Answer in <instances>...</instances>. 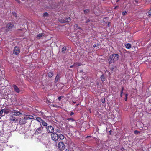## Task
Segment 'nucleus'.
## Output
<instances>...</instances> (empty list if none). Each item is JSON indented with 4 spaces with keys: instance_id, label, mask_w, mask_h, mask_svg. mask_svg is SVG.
Here are the masks:
<instances>
[{
    "instance_id": "obj_1",
    "label": "nucleus",
    "mask_w": 151,
    "mask_h": 151,
    "mask_svg": "<svg viewBox=\"0 0 151 151\" xmlns=\"http://www.w3.org/2000/svg\"><path fill=\"white\" fill-rule=\"evenodd\" d=\"M119 58V55L117 54H113L110 55L108 59L109 64L113 63L116 61Z\"/></svg>"
},
{
    "instance_id": "obj_2",
    "label": "nucleus",
    "mask_w": 151,
    "mask_h": 151,
    "mask_svg": "<svg viewBox=\"0 0 151 151\" xmlns=\"http://www.w3.org/2000/svg\"><path fill=\"white\" fill-rule=\"evenodd\" d=\"M51 137L52 139L54 141H57L58 139V135L55 132L51 134Z\"/></svg>"
},
{
    "instance_id": "obj_3",
    "label": "nucleus",
    "mask_w": 151,
    "mask_h": 151,
    "mask_svg": "<svg viewBox=\"0 0 151 151\" xmlns=\"http://www.w3.org/2000/svg\"><path fill=\"white\" fill-rule=\"evenodd\" d=\"M46 129L47 132L49 133H52L54 132V128L51 125L47 126L46 127Z\"/></svg>"
},
{
    "instance_id": "obj_4",
    "label": "nucleus",
    "mask_w": 151,
    "mask_h": 151,
    "mask_svg": "<svg viewBox=\"0 0 151 151\" xmlns=\"http://www.w3.org/2000/svg\"><path fill=\"white\" fill-rule=\"evenodd\" d=\"M27 123H31L32 121V119H34L33 116L30 115H27L25 116Z\"/></svg>"
},
{
    "instance_id": "obj_5",
    "label": "nucleus",
    "mask_w": 151,
    "mask_h": 151,
    "mask_svg": "<svg viewBox=\"0 0 151 151\" xmlns=\"http://www.w3.org/2000/svg\"><path fill=\"white\" fill-rule=\"evenodd\" d=\"M65 145L63 142H60L58 145V148L60 151L63 150L65 148Z\"/></svg>"
},
{
    "instance_id": "obj_6",
    "label": "nucleus",
    "mask_w": 151,
    "mask_h": 151,
    "mask_svg": "<svg viewBox=\"0 0 151 151\" xmlns=\"http://www.w3.org/2000/svg\"><path fill=\"white\" fill-rule=\"evenodd\" d=\"M43 127L41 125L40 127L37 128L35 132V134H36L38 135L40 134L43 131Z\"/></svg>"
},
{
    "instance_id": "obj_7",
    "label": "nucleus",
    "mask_w": 151,
    "mask_h": 151,
    "mask_svg": "<svg viewBox=\"0 0 151 151\" xmlns=\"http://www.w3.org/2000/svg\"><path fill=\"white\" fill-rule=\"evenodd\" d=\"M11 112L13 114V115L16 116H19L22 114V113L21 112H20L17 110H14L12 111H11Z\"/></svg>"
},
{
    "instance_id": "obj_8",
    "label": "nucleus",
    "mask_w": 151,
    "mask_h": 151,
    "mask_svg": "<svg viewBox=\"0 0 151 151\" xmlns=\"http://www.w3.org/2000/svg\"><path fill=\"white\" fill-rule=\"evenodd\" d=\"M14 26V24L10 22L8 23L6 26V30L8 31L10 30Z\"/></svg>"
},
{
    "instance_id": "obj_9",
    "label": "nucleus",
    "mask_w": 151,
    "mask_h": 151,
    "mask_svg": "<svg viewBox=\"0 0 151 151\" xmlns=\"http://www.w3.org/2000/svg\"><path fill=\"white\" fill-rule=\"evenodd\" d=\"M20 52V49L19 47L16 46L14 50L13 53L16 55H18Z\"/></svg>"
},
{
    "instance_id": "obj_10",
    "label": "nucleus",
    "mask_w": 151,
    "mask_h": 151,
    "mask_svg": "<svg viewBox=\"0 0 151 151\" xmlns=\"http://www.w3.org/2000/svg\"><path fill=\"white\" fill-rule=\"evenodd\" d=\"M9 121L11 122H16L17 121V119L13 116V115H11L9 117Z\"/></svg>"
},
{
    "instance_id": "obj_11",
    "label": "nucleus",
    "mask_w": 151,
    "mask_h": 151,
    "mask_svg": "<svg viewBox=\"0 0 151 151\" xmlns=\"http://www.w3.org/2000/svg\"><path fill=\"white\" fill-rule=\"evenodd\" d=\"M19 122L22 125H23L25 124L26 123H27V122L26 119V118H25V116H24V117L23 118L20 119V120L19 121Z\"/></svg>"
},
{
    "instance_id": "obj_12",
    "label": "nucleus",
    "mask_w": 151,
    "mask_h": 151,
    "mask_svg": "<svg viewBox=\"0 0 151 151\" xmlns=\"http://www.w3.org/2000/svg\"><path fill=\"white\" fill-rule=\"evenodd\" d=\"M12 86L14 88V91L16 92L17 93H19L20 91V90L15 85H13Z\"/></svg>"
},
{
    "instance_id": "obj_13",
    "label": "nucleus",
    "mask_w": 151,
    "mask_h": 151,
    "mask_svg": "<svg viewBox=\"0 0 151 151\" xmlns=\"http://www.w3.org/2000/svg\"><path fill=\"white\" fill-rule=\"evenodd\" d=\"M3 109L4 111V115H5V114H8L11 111H10V110L9 109H7L6 108H4Z\"/></svg>"
},
{
    "instance_id": "obj_14",
    "label": "nucleus",
    "mask_w": 151,
    "mask_h": 151,
    "mask_svg": "<svg viewBox=\"0 0 151 151\" xmlns=\"http://www.w3.org/2000/svg\"><path fill=\"white\" fill-rule=\"evenodd\" d=\"M71 19L70 17L66 18L65 19H63L62 22L63 23L69 22L70 21Z\"/></svg>"
},
{
    "instance_id": "obj_15",
    "label": "nucleus",
    "mask_w": 151,
    "mask_h": 151,
    "mask_svg": "<svg viewBox=\"0 0 151 151\" xmlns=\"http://www.w3.org/2000/svg\"><path fill=\"white\" fill-rule=\"evenodd\" d=\"M60 79V74L59 73L57 74L56 76L55 79V82H57Z\"/></svg>"
},
{
    "instance_id": "obj_16",
    "label": "nucleus",
    "mask_w": 151,
    "mask_h": 151,
    "mask_svg": "<svg viewBox=\"0 0 151 151\" xmlns=\"http://www.w3.org/2000/svg\"><path fill=\"white\" fill-rule=\"evenodd\" d=\"M74 28L75 30L82 29L81 28L79 27L78 24H75L74 25Z\"/></svg>"
},
{
    "instance_id": "obj_17",
    "label": "nucleus",
    "mask_w": 151,
    "mask_h": 151,
    "mask_svg": "<svg viewBox=\"0 0 151 151\" xmlns=\"http://www.w3.org/2000/svg\"><path fill=\"white\" fill-rule=\"evenodd\" d=\"M55 131H56L55 132H57L60 133L61 132V131L59 127H57L56 128H54Z\"/></svg>"
},
{
    "instance_id": "obj_18",
    "label": "nucleus",
    "mask_w": 151,
    "mask_h": 151,
    "mask_svg": "<svg viewBox=\"0 0 151 151\" xmlns=\"http://www.w3.org/2000/svg\"><path fill=\"white\" fill-rule=\"evenodd\" d=\"M53 75V73L52 72L50 71L48 73L47 76L49 78L52 77Z\"/></svg>"
},
{
    "instance_id": "obj_19",
    "label": "nucleus",
    "mask_w": 151,
    "mask_h": 151,
    "mask_svg": "<svg viewBox=\"0 0 151 151\" xmlns=\"http://www.w3.org/2000/svg\"><path fill=\"white\" fill-rule=\"evenodd\" d=\"M125 47L127 49H129L131 48V45L129 43L126 44L125 45Z\"/></svg>"
},
{
    "instance_id": "obj_20",
    "label": "nucleus",
    "mask_w": 151,
    "mask_h": 151,
    "mask_svg": "<svg viewBox=\"0 0 151 151\" xmlns=\"http://www.w3.org/2000/svg\"><path fill=\"white\" fill-rule=\"evenodd\" d=\"M59 138L61 139H63L64 138V137L63 135L61 134L60 133L58 135V138Z\"/></svg>"
},
{
    "instance_id": "obj_21",
    "label": "nucleus",
    "mask_w": 151,
    "mask_h": 151,
    "mask_svg": "<svg viewBox=\"0 0 151 151\" xmlns=\"http://www.w3.org/2000/svg\"><path fill=\"white\" fill-rule=\"evenodd\" d=\"M101 79L102 81V82H103L105 80V78L104 76V74H102L101 76Z\"/></svg>"
},
{
    "instance_id": "obj_22",
    "label": "nucleus",
    "mask_w": 151,
    "mask_h": 151,
    "mask_svg": "<svg viewBox=\"0 0 151 151\" xmlns=\"http://www.w3.org/2000/svg\"><path fill=\"white\" fill-rule=\"evenodd\" d=\"M75 67L80 66L81 65V64L80 63L76 62L74 63Z\"/></svg>"
},
{
    "instance_id": "obj_23",
    "label": "nucleus",
    "mask_w": 151,
    "mask_h": 151,
    "mask_svg": "<svg viewBox=\"0 0 151 151\" xmlns=\"http://www.w3.org/2000/svg\"><path fill=\"white\" fill-rule=\"evenodd\" d=\"M66 47L65 46H64L62 49V52L63 53H65L66 52Z\"/></svg>"
},
{
    "instance_id": "obj_24",
    "label": "nucleus",
    "mask_w": 151,
    "mask_h": 151,
    "mask_svg": "<svg viewBox=\"0 0 151 151\" xmlns=\"http://www.w3.org/2000/svg\"><path fill=\"white\" fill-rule=\"evenodd\" d=\"M41 123H42V125L44 126H46L47 127V126H48L47 123L43 120H42V122Z\"/></svg>"
},
{
    "instance_id": "obj_25",
    "label": "nucleus",
    "mask_w": 151,
    "mask_h": 151,
    "mask_svg": "<svg viewBox=\"0 0 151 151\" xmlns=\"http://www.w3.org/2000/svg\"><path fill=\"white\" fill-rule=\"evenodd\" d=\"M90 11L89 9H86L84 10V13L85 14L89 13Z\"/></svg>"
},
{
    "instance_id": "obj_26",
    "label": "nucleus",
    "mask_w": 151,
    "mask_h": 151,
    "mask_svg": "<svg viewBox=\"0 0 151 151\" xmlns=\"http://www.w3.org/2000/svg\"><path fill=\"white\" fill-rule=\"evenodd\" d=\"M4 116V111L3 109H2L0 111V116Z\"/></svg>"
},
{
    "instance_id": "obj_27",
    "label": "nucleus",
    "mask_w": 151,
    "mask_h": 151,
    "mask_svg": "<svg viewBox=\"0 0 151 151\" xmlns=\"http://www.w3.org/2000/svg\"><path fill=\"white\" fill-rule=\"evenodd\" d=\"M36 120L39 122L41 123L42 122V121L43 120L41 119L40 117H37L36 118Z\"/></svg>"
},
{
    "instance_id": "obj_28",
    "label": "nucleus",
    "mask_w": 151,
    "mask_h": 151,
    "mask_svg": "<svg viewBox=\"0 0 151 151\" xmlns=\"http://www.w3.org/2000/svg\"><path fill=\"white\" fill-rule=\"evenodd\" d=\"M44 35V34L42 33L39 34L38 35H37L36 37L37 38V37H39V38L41 37H42V36H43Z\"/></svg>"
},
{
    "instance_id": "obj_29",
    "label": "nucleus",
    "mask_w": 151,
    "mask_h": 151,
    "mask_svg": "<svg viewBox=\"0 0 151 151\" xmlns=\"http://www.w3.org/2000/svg\"><path fill=\"white\" fill-rule=\"evenodd\" d=\"M101 102L103 103H104L105 102V98L104 97H103L101 99Z\"/></svg>"
},
{
    "instance_id": "obj_30",
    "label": "nucleus",
    "mask_w": 151,
    "mask_h": 151,
    "mask_svg": "<svg viewBox=\"0 0 151 151\" xmlns=\"http://www.w3.org/2000/svg\"><path fill=\"white\" fill-rule=\"evenodd\" d=\"M51 106L53 107H56V108H58L59 107V106H58L56 104H52L51 105Z\"/></svg>"
},
{
    "instance_id": "obj_31",
    "label": "nucleus",
    "mask_w": 151,
    "mask_h": 151,
    "mask_svg": "<svg viewBox=\"0 0 151 151\" xmlns=\"http://www.w3.org/2000/svg\"><path fill=\"white\" fill-rule=\"evenodd\" d=\"M48 14L47 12H46L44 13L43 14V16L45 17H47L48 16Z\"/></svg>"
},
{
    "instance_id": "obj_32",
    "label": "nucleus",
    "mask_w": 151,
    "mask_h": 151,
    "mask_svg": "<svg viewBox=\"0 0 151 151\" xmlns=\"http://www.w3.org/2000/svg\"><path fill=\"white\" fill-rule=\"evenodd\" d=\"M67 120H68V121H74V119L72 118H68L67 119Z\"/></svg>"
},
{
    "instance_id": "obj_33",
    "label": "nucleus",
    "mask_w": 151,
    "mask_h": 151,
    "mask_svg": "<svg viewBox=\"0 0 151 151\" xmlns=\"http://www.w3.org/2000/svg\"><path fill=\"white\" fill-rule=\"evenodd\" d=\"M124 87H122L121 88V91L120 93L122 94L123 93V91L124 90Z\"/></svg>"
},
{
    "instance_id": "obj_34",
    "label": "nucleus",
    "mask_w": 151,
    "mask_h": 151,
    "mask_svg": "<svg viewBox=\"0 0 151 151\" xmlns=\"http://www.w3.org/2000/svg\"><path fill=\"white\" fill-rule=\"evenodd\" d=\"M128 95L127 93L125 94V101H127Z\"/></svg>"
},
{
    "instance_id": "obj_35",
    "label": "nucleus",
    "mask_w": 151,
    "mask_h": 151,
    "mask_svg": "<svg viewBox=\"0 0 151 151\" xmlns=\"http://www.w3.org/2000/svg\"><path fill=\"white\" fill-rule=\"evenodd\" d=\"M46 102L49 105H50L51 104V102L50 100L47 99L46 100Z\"/></svg>"
},
{
    "instance_id": "obj_36",
    "label": "nucleus",
    "mask_w": 151,
    "mask_h": 151,
    "mask_svg": "<svg viewBox=\"0 0 151 151\" xmlns=\"http://www.w3.org/2000/svg\"><path fill=\"white\" fill-rule=\"evenodd\" d=\"M127 14V13L126 11L123 12L122 13V15H123V16H124V15H126V14Z\"/></svg>"
},
{
    "instance_id": "obj_37",
    "label": "nucleus",
    "mask_w": 151,
    "mask_h": 151,
    "mask_svg": "<svg viewBox=\"0 0 151 151\" xmlns=\"http://www.w3.org/2000/svg\"><path fill=\"white\" fill-rule=\"evenodd\" d=\"M140 132L138 131L137 130H136L134 132V133L136 134H137L138 133H139Z\"/></svg>"
},
{
    "instance_id": "obj_38",
    "label": "nucleus",
    "mask_w": 151,
    "mask_h": 151,
    "mask_svg": "<svg viewBox=\"0 0 151 151\" xmlns=\"http://www.w3.org/2000/svg\"><path fill=\"white\" fill-rule=\"evenodd\" d=\"M12 14L14 16H15V17H17V14L16 13L13 12H12Z\"/></svg>"
},
{
    "instance_id": "obj_39",
    "label": "nucleus",
    "mask_w": 151,
    "mask_h": 151,
    "mask_svg": "<svg viewBox=\"0 0 151 151\" xmlns=\"http://www.w3.org/2000/svg\"><path fill=\"white\" fill-rule=\"evenodd\" d=\"M62 97V96H59V97L58 98V100H59V101H60L61 100V97Z\"/></svg>"
},
{
    "instance_id": "obj_40",
    "label": "nucleus",
    "mask_w": 151,
    "mask_h": 151,
    "mask_svg": "<svg viewBox=\"0 0 151 151\" xmlns=\"http://www.w3.org/2000/svg\"><path fill=\"white\" fill-rule=\"evenodd\" d=\"M148 14L149 15H151V10H150L148 12Z\"/></svg>"
},
{
    "instance_id": "obj_41",
    "label": "nucleus",
    "mask_w": 151,
    "mask_h": 151,
    "mask_svg": "<svg viewBox=\"0 0 151 151\" xmlns=\"http://www.w3.org/2000/svg\"><path fill=\"white\" fill-rule=\"evenodd\" d=\"M74 112H71L70 113V116H71L74 114Z\"/></svg>"
},
{
    "instance_id": "obj_42",
    "label": "nucleus",
    "mask_w": 151,
    "mask_h": 151,
    "mask_svg": "<svg viewBox=\"0 0 151 151\" xmlns=\"http://www.w3.org/2000/svg\"><path fill=\"white\" fill-rule=\"evenodd\" d=\"M73 67H75L74 64H73V65H71L70 66V68H71Z\"/></svg>"
},
{
    "instance_id": "obj_43",
    "label": "nucleus",
    "mask_w": 151,
    "mask_h": 151,
    "mask_svg": "<svg viewBox=\"0 0 151 151\" xmlns=\"http://www.w3.org/2000/svg\"><path fill=\"white\" fill-rule=\"evenodd\" d=\"M114 67L113 66L111 68V69L112 71H113L114 70Z\"/></svg>"
},
{
    "instance_id": "obj_44",
    "label": "nucleus",
    "mask_w": 151,
    "mask_h": 151,
    "mask_svg": "<svg viewBox=\"0 0 151 151\" xmlns=\"http://www.w3.org/2000/svg\"><path fill=\"white\" fill-rule=\"evenodd\" d=\"M16 1H17L18 3H20L21 2V1H20L19 0H16Z\"/></svg>"
},
{
    "instance_id": "obj_45",
    "label": "nucleus",
    "mask_w": 151,
    "mask_h": 151,
    "mask_svg": "<svg viewBox=\"0 0 151 151\" xmlns=\"http://www.w3.org/2000/svg\"><path fill=\"white\" fill-rule=\"evenodd\" d=\"M134 1L137 3H138V1L137 0H134Z\"/></svg>"
},
{
    "instance_id": "obj_46",
    "label": "nucleus",
    "mask_w": 151,
    "mask_h": 151,
    "mask_svg": "<svg viewBox=\"0 0 151 151\" xmlns=\"http://www.w3.org/2000/svg\"><path fill=\"white\" fill-rule=\"evenodd\" d=\"M96 47V44H94L93 45V47L95 48V47Z\"/></svg>"
},
{
    "instance_id": "obj_47",
    "label": "nucleus",
    "mask_w": 151,
    "mask_h": 151,
    "mask_svg": "<svg viewBox=\"0 0 151 151\" xmlns=\"http://www.w3.org/2000/svg\"><path fill=\"white\" fill-rule=\"evenodd\" d=\"M111 130H110V131H109V134H111Z\"/></svg>"
},
{
    "instance_id": "obj_48",
    "label": "nucleus",
    "mask_w": 151,
    "mask_h": 151,
    "mask_svg": "<svg viewBox=\"0 0 151 151\" xmlns=\"http://www.w3.org/2000/svg\"><path fill=\"white\" fill-rule=\"evenodd\" d=\"M89 20H87V21H86L85 22H86V23H88V22H89Z\"/></svg>"
},
{
    "instance_id": "obj_49",
    "label": "nucleus",
    "mask_w": 151,
    "mask_h": 151,
    "mask_svg": "<svg viewBox=\"0 0 151 151\" xmlns=\"http://www.w3.org/2000/svg\"><path fill=\"white\" fill-rule=\"evenodd\" d=\"M122 94L120 93V97H122Z\"/></svg>"
},
{
    "instance_id": "obj_50",
    "label": "nucleus",
    "mask_w": 151,
    "mask_h": 151,
    "mask_svg": "<svg viewBox=\"0 0 151 151\" xmlns=\"http://www.w3.org/2000/svg\"><path fill=\"white\" fill-rule=\"evenodd\" d=\"M117 7H118V6H116L115 7V8H114V9H116V8H117Z\"/></svg>"
},
{
    "instance_id": "obj_51",
    "label": "nucleus",
    "mask_w": 151,
    "mask_h": 151,
    "mask_svg": "<svg viewBox=\"0 0 151 151\" xmlns=\"http://www.w3.org/2000/svg\"><path fill=\"white\" fill-rule=\"evenodd\" d=\"M91 137V136H88L86 137V138H88Z\"/></svg>"
},
{
    "instance_id": "obj_52",
    "label": "nucleus",
    "mask_w": 151,
    "mask_h": 151,
    "mask_svg": "<svg viewBox=\"0 0 151 151\" xmlns=\"http://www.w3.org/2000/svg\"><path fill=\"white\" fill-rule=\"evenodd\" d=\"M119 0H116V2L117 3V2H118L119 1Z\"/></svg>"
}]
</instances>
